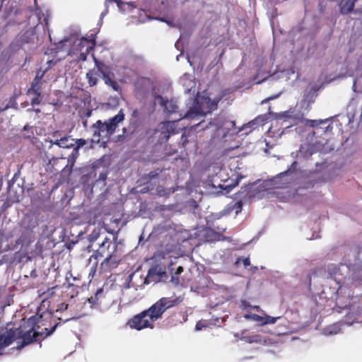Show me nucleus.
<instances>
[{"instance_id": "f257e3e1", "label": "nucleus", "mask_w": 362, "mask_h": 362, "mask_svg": "<svg viewBox=\"0 0 362 362\" xmlns=\"http://www.w3.org/2000/svg\"><path fill=\"white\" fill-rule=\"evenodd\" d=\"M184 300L182 296L163 297L150 308L133 316L127 322L132 329L141 330L146 328L153 329L154 322L161 318L168 309L180 305Z\"/></svg>"}, {"instance_id": "f03ea898", "label": "nucleus", "mask_w": 362, "mask_h": 362, "mask_svg": "<svg viewBox=\"0 0 362 362\" xmlns=\"http://www.w3.org/2000/svg\"><path fill=\"white\" fill-rule=\"evenodd\" d=\"M35 318L33 317L22 322L21 325L16 328L17 338L18 339H22L17 346L18 349H21L27 345L51 335L57 326V324H55L50 329L45 328L43 332H38L35 329Z\"/></svg>"}, {"instance_id": "7ed1b4c3", "label": "nucleus", "mask_w": 362, "mask_h": 362, "mask_svg": "<svg viewBox=\"0 0 362 362\" xmlns=\"http://www.w3.org/2000/svg\"><path fill=\"white\" fill-rule=\"evenodd\" d=\"M54 144L64 148H73L71 153L67 158L69 164L71 165V167H73L79 156V149L87 144V141L84 139H74L69 136H65L59 139H57L54 142L51 141V145Z\"/></svg>"}, {"instance_id": "20e7f679", "label": "nucleus", "mask_w": 362, "mask_h": 362, "mask_svg": "<svg viewBox=\"0 0 362 362\" xmlns=\"http://www.w3.org/2000/svg\"><path fill=\"white\" fill-rule=\"evenodd\" d=\"M95 46V40L94 38L88 39L83 37L74 41L71 51L74 54H79V60L86 61L88 54L94 49Z\"/></svg>"}, {"instance_id": "39448f33", "label": "nucleus", "mask_w": 362, "mask_h": 362, "mask_svg": "<svg viewBox=\"0 0 362 362\" xmlns=\"http://www.w3.org/2000/svg\"><path fill=\"white\" fill-rule=\"evenodd\" d=\"M95 64L98 69V71H100L105 84L110 87L115 91H119L121 88L119 83L114 79L115 74L110 71L109 66L102 62H100L97 59H95Z\"/></svg>"}, {"instance_id": "423d86ee", "label": "nucleus", "mask_w": 362, "mask_h": 362, "mask_svg": "<svg viewBox=\"0 0 362 362\" xmlns=\"http://www.w3.org/2000/svg\"><path fill=\"white\" fill-rule=\"evenodd\" d=\"M167 277L168 275L165 269L160 265H156L149 269L145 282L148 284L151 282H159Z\"/></svg>"}, {"instance_id": "0eeeda50", "label": "nucleus", "mask_w": 362, "mask_h": 362, "mask_svg": "<svg viewBox=\"0 0 362 362\" xmlns=\"http://www.w3.org/2000/svg\"><path fill=\"white\" fill-rule=\"evenodd\" d=\"M35 36V29L29 28L22 30L16 37V43L18 47H23L24 45L33 42Z\"/></svg>"}, {"instance_id": "6e6552de", "label": "nucleus", "mask_w": 362, "mask_h": 362, "mask_svg": "<svg viewBox=\"0 0 362 362\" xmlns=\"http://www.w3.org/2000/svg\"><path fill=\"white\" fill-rule=\"evenodd\" d=\"M16 328L7 329L4 333L0 334V351L11 345L14 341L17 340Z\"/></svg>"}, {"instance_id": "1a4fd4ad", "label": "nucleus", "mask_w": 362, "mask_h": 362, "mask_svg": "<svg viewBox=\"0 0 362 362\" xmlns=\"http://www.w3.org/2000/svg\"><path fill=\"white\" fill-rule=\"evenodd\" d=\"M116 251L117 245H113L111 254H108V255L105 256V258L100 264V267L103 270H110L113 268H115L117 266L118 261L117 259L116 255H115Z\"/></svg>"}, {"instance_id": "9d476101", "label": "nucleus", "mask_w": 362, "mask_h": 362, "mask_svg": "<svg viewBox=\"0 0 362 362\" xmlns=\"http://www.w3.org/2000/svg\"><path fill=\"white\" fill-rule=\"evenodd\" d=\"M107 122H103L101 120H98L92 125L91 128L93 129V136L97 140L98 142L100 141L101 137L103 136L102 134H105V136H110L109 130L107 128Z\"/></svg>"}, {"instance_id": "9b49d317", "label": "nucleus", "mask_w": 362, "mask_h": 362, "mask_svg": "<svg viewBox=\"0 0 362 362\" xmlns=\"http://www.w3.org/2000/svg\"><path fill=\"white\" fill-rule=\"evenodd\" d=\"M124 119V113L123 112V110L121 109L116 115L106 121L107 124V128L109 130V135H112L114 134V132H115L116 129L118 127V124L122 122Z\"/></svg>"}, {"instance_id": "f8f14e48", "label": "nucleus", "mask_w": 362, "mask_h": 362, "mask_svg": "<svg viewBox=\"0 0 362 362\" xmlns=\"http://www.w3.org/2000/svg\"><path fill=\"white\" fill-rule=\"evenodd\" d=\"M46 70L44 71L42 74L39 72L37 73L35 78L33 79L31 87L28 90V93H32L35 95H37V96H41V89L42 85V78L45 75Z\"/></svg>"}, {"instance_id": "ddd939ff", "label": "nucleus", "mask_w": 362, "mask_h": 362, "mask_svg": "<svg viewBox=\"0 0 362 362\" xmlns=\"http://www.w3.org/2000/svg\"><path fill=\"white\" fill-rule=\"evenodd\" d=\"M111 241L109 238H105L102 243L100 244L98 249L95 251V258L98 257H103L105 256L108 255V254H111L112 250H110ZM94 255H92L91 257H93Z\"/></svg>"}, {"instance_id": "4468645a", "label": "nucleus", "mask_w": 362, "mask_h": 362, "mask_svg": "<svg viewBox=\"0 0 362 362\" xmlns=\"http://www.w3.org/2000/svg\"><path fill=\"white\" fill-rule=\"evenodd\" d=\"M297 165L298 163L296 161H293L290 165V167L286 171L276 175V180H279V179H281L282 177L287 176V178L284 182V184L292 183L293 181L294 180L293 174L297 170Z\"/></svg>"}, {"instance_id": "2eb2a0df", "label": "nucleus", "mask_w": 362, "mask_h": 362, "mask_svg": "<svg viewBox=\"0 0 362 362\" xmlns=\"http://www.w3.org/2000/svg\"><path fill=\"white\" fill-rule=\"evenodd\" d=\"M161 133L164 135L163 137L168 140L172 134L177 133L175 129V122H165L160 124Z\"/></svg>"}, {"instance_id": "dca6fc26", "label": "nucleus", "mask_w": 362, "mask_h": 362, "mask_svg": "<svg viewBox=\"0 0 362 362\" xmlns=\"http://www.w3.org/2000/svg\"><path fill=\"white\" fill-rule=\"evenodd\" d=\"M339 6L341 14H348L354 10L355 7V0H341Z\"/></svg>"}, {"instance_id": "f3484780", "label": "nucleus", "mask_w": 362, "mask_h": 362, "mask_svg": "<svg viewBox=\"0 0 362 362\" xmlns=\"http://www.w3.org/2000/svg\"><path fill=\"white\" fill-rule=\"evenodd\" d=\"M100 71L97 68V70L95 69L89 70L86 75V78L87 79L88 83L90 87H93L95 86L98 81Z\"/></svg>"}, {"instance_id": "a211bd4d", "label": "nucleus", "mask_w": 362, "mask_h": 362, "mask_svg": "<svg viewBox=\"0 0 362 362\" xmlns=\"http://www.w3.org/2000/svg\"><path fill=\"white\" fill-rule=\"evenodd\" d=\"M210 110L204 111L202 110L200 107H191L185 115V119H194L199 115L203 116L206 115L207 112H209Z\"/></svg>"}, {"instance_id": "6ab92c4d", "label": "nucleus", "mask_w": 362, "mask_h": 362, "mask_svg": "<svg viewBox=\"0 0 362 362\" xmlns=\"http://www.w3.org/2000/svg\"><path fill=\"white\" fill-rule=\"evenodd\" d=\"M327 272L330 277L334 279H339V276H342V274L340 272L339 267L336 264L329 265L327 268Z\"/></svg>"}, {"instance_id": "aec40b11", "label": "nucleus", "mask_w": 362, "mask_h": 362, "mask_svg": "<svg viewBox=\"0 0 362 362\" xmlns=\"http://www.w3.org/2000/svg\"><path fill=\"white\" fill-rule=\"evenodd\" d=\"M243 209V202L241 201L236 202L235 203H230L228 204L226 207V211L228 213H231L235 211V214L238 215Z\"/></svg>"}, {"instance_id": "412c9836", "label": "nucleus", "mask_w": 362, "mask_h": 362, "mask_svg": "<svg viewBox=\"0 0 362 362\" xmlns=\"http://www.w3.org/2000/svg\"><path fill=\"white\" fill-rule=\"evenodd\" d=\"M267 117L264 115H259L253 120L250 121L247 124L250 127L255 128V126H262L267 121Z\"/></svg>"}, {"instance_id": "4be33fe9", "label": "nucleus", "mask_w": 362, "mask_h": 362, "mask_svg": "<svg viewBox=\"0 0 362 362\" xmlns=\"http://www.w3.org/2000/svg\"><path fill=\"white\" fill-rule=\"evenodd\" d=\"M103 298H105L103 289L99 288L97 290L94 296L88 298V301L92 304L97 305L98 304L99 300Z\"/></svg>"}, {"instance_id": "5701e85b", "label": "nucleus", "mask_w": 362, "mask_h": 362, "mask_svg": "<svg viewBox=\"0 0 362 362\" xmlns=\"http://www.w3.org/2000/svg\"><path fill=\"white\" fill-rule=\"evenodd\" d=\"M141 113L139 110L135 109L132 111L130 118V124H132L134 127L138 125Z\"/></svg>"}, {"instance_id": "b1692460", "label": "nucleus", "mask_w": 362, "mask_h": 362, "mask_svg": "<svg viewBox=\"0 0 362 362\" xmlns=\"http://www.w3.org/2000/svg\"><path fill=\"white\" fill-rule=\"evenodd\" d=\"M276 175L275 177H274V178L272 179L273 184L274 185V187H276V188H286L291 184V183L284 184V182L286 180V179L287 178V176L284 177L281 179H279V180H276Z\"/></svg>"}, {"instance_id": "393cba45", "label": "nucleus", "mask_w": 362, "mask_h": 362, "mask_svg": "<svg viewBox=\"0 0 362 362\" xmlns=\"http://www.w3.org/2000/svg\"><path fill=\"white\" fill-rule=\"evenodd\" d=\"M244 339L248 343H257L261 341V337L258 334L245 336Z\"/></svg>"}, {"instance_id": "a878e982", "label": "nucleus", "mask_w": 362, "mask_h": 362, "mask_svg": "<svg viewBox=\"0 0 362 362\" xmlns=\"http://www.w3.org/2000/svg\"><path fill=\"white\" fill-rule=\"evenodd\" d=\"M11 107L16 108V109L17 108V103H16L15 96L11 97L8 104L4 108H1L0 110V111L3 112V111H5L6 110L11 108Z\"/></svg>"}, {"instance_id": "bb28decb", "label": "nucleus", "mask_w": 362, "mask_h": 362, "mask_svg": "<svg viewBox=\"0 0 362 362\" xmlns=\"http://www.w3.org/2000/svg\"><path fill=\"white\" fill-rule=\"evenodd\" d=\"M241 263L246 268L250 264V259L249 257H238L235 261V264L238 265Z\"/></svg>"}, {"instance_id": "cd10ccee", "label": "nucleus", "mask_w": 362, "mask_h": 362, "mask_svg": "<svg viewBox=\"0 0 362 362\" xmlns=\"http://www.w3.org/2000/svg\"><path fill=\"white\" fill-rule=\"evenodd\" d=\"M279 318V317H274L269 315H266L264 317L262 325L274 324Z\"/></svg>"}, {"instance_id": "c85d7f7f", "label": "nucleus", "mask_w": 362, "mask_h": 362, "mask_svg": "<svg viewBox=\"0 0 362 362\" xmlns=\"http://www.w3.org/2000/svg\"><path fill=\"white\" fill-rule=\"evenodd\" d=\"M157 176H158V173H156L153 171H151L149 173H148L147 175H144L142 179L144 182H151V180H153V178H155Z\"/></svg>"}, {"instance_id": "c756f323", "label": "nucleus", "mask_w": 362, "mask_h": 362, "mask_svg": "<svg viewBox=\"0 0 362 362\" xmlns=\"http://www.w3.org/2000/svg\"><path fill=\"white\" fill-rule=\"evenodd\" d=\"M314 92L310 90L304 95V100L307 101L309 104L314 103Z\"/></svg>"}, {"instance_id": "7c9ffc66", "label": "nucleus", "mask_w": 362, "mask_h": 362, "mask_svg": "<svg viewBox=\"0 0 362 362\" xmlns=\"http://www.w3.org/2000/svg\"><path fill=\"white\" fill-rule=\"evenodd\" d=\"M327 121V119H325V120H309L308 122V123L309 124V125L312 127H318L320 126V124H323V123H326Z\"/></svg>"}, {"instance_id": "2f4dec72", "label": "nucleus", "mask_w": 362, "mask_h": 362, "mask_svg": "<svg viewBox=\"0 0 362 362\" xmlns=\"http://www.w3.org/2000/svg\"><path fill=\"white\" fill-rule=\"evenodd\" d=\"M209 325V323L206 320H199L196 324V329L197 330H202L203 328L207 327Z\"/></svg>"}, {"instance_id": "473e14b6", "label": "nucleus", "mask_w": 362, "mask_h": 362, "mask_svg": "<svg viewBox=\"0 0 362 362\" xmlns=\"http://www.w3.org/2000/svg\"><path fill=\"white\" fill-rule=\"evenodd\" d=\"M99 236V233L94 230L89 235V240L90 242L95 241Z\"/></svg>"}, {"instance_id": "72a5a7b5", "label": "nucleus", "mask_w": 362, "mask_h": 362, "mask_svg": "<svg viewBox=\"0 0 362 362\" xmlns=\"http://www.w3.org/2000/svg\"><path fill=\"white\" fill-rule=\"evenodd\" d=\"M35 95V98H33L31 100L32 105H39L40 103V96H37V95Z\"/></svg>"}, {"instance_id": "f704fd0d", "label": "nucleus", "mask_w": 362, "mask_h": 362, "mask_svg": "<svg viewBox=\"0 0 362 362\" xmlns=\"http://www.w3.org/2000/svg\"><path fill=\"white\" fill-rule=\"evenodd\" d=\"M317 274V272L315 270H313L310 273L308 274L307 278L308 279L309 285H311V279L313 276H315Z\"/></svg>"}, {"instance_id": "c9c22d12", "label": "nucleus", "mask_w": 362, "mask_h": 362, "mask_svg": "<svg viewBox=\"0 0 362 362\" xmlns=\"http://www.w3.org/2000/svg\"><path fill=\"white\" fill-rule=\"evenodd\" d=\"M67 308H68V304L63 303L59 305V308H57L56 311L57 312L64 311V310H66Z\"/></svg>"}, {"instance_id": "e433bc0d", "label": "nucleus", "mask_w": 362, "mask_h": 362, "mask_svg": "<svg viewBox=\"0 0 362 362\" xmlns=\"http://www.w3.org/2000/svg\"><path fill=\"white\" fill-rule=\"evenodd\" d=\"M252 318L255 320H257V321H259V322H261V323L262 324V322L264 321V317H262V316H259L258 315H253V317Z\"/></svg>"}, {"instance_id": "4c0bfd02", "label": "nucleus", "mask_w": 362, "mask_h": 362, "mask_svg": "<svg viewBox=\"0 0 362 362\" xmlns=\"http://www.w3.org/2000/svg\"><path fill=\"white\" fill-rule=\"evenodd\" d=\"M183 272V267H181V266H179L177 269H176V272L175 273V275H179L182 272Z\"/></svg>"}, {"instance_id": "58836bf2", "label": "nucleus", "mask_w": 362, "mask_h": 362, "mask_svg": "<svg viewBox=\"0 0 362 362\" xmlns=\"http://www.w3.org/2000/svg\"><path fill=\"white\" fill-rule=\"evenodd\" d=\"M172 281L174 282L175 284H178L180 282L179 278L175 276H172Z\"/></svg>"}, {"instance_id": "ea45409f", "label": "nucleus", "mask_w": 362, "mask_h": 362, "mask_svg": "<svg viewBox=\"0 0 362 362\" xmlns=\"http://www.w3.org/2000/svg\"><path fill=\"white\" fill-rule=\"evenodd\" d=\"M276 97H277V95H275V96H273V97H269V98H268L267 99H265V100L263 101V103H264V102H265V101H269V100H270L275 99Z\"/></svg>"}, {"instance_id": "a19ab883", "label": "nucleus", "mask_w": 362, "mask_h": 362, "mask_svg": "<svg viewBox=\"0 0 362 362\" xmlns=\"http://www.w3.org/2000/svg\"><path fill=\"white\" fill-rule=\"evenodd\" d=\"M106 176H107L106 174H103L102 173V174L100 175V179H102V180H105L106 179Z\"/></svg>"}, {"instance_id": "79ce46f5", "label": "nucleus", "mask_w": 362, "mask_h": 362, "mask_svg": "<svg viewBox=\"0 0 362 362\" xmlns=\"http://www.w3.org/2000/svg\"><path fill=\"white\" fill-rule=\"evenodd\" d=\"M69 166L70 167L69 170H70V171H71V168H72L73 167H71V165H70V164H69V163H67V165H66V167L63 168V170H66V168H68Z\"/></svg>"}, {"instance_id": "37998d69", "label": "nucleus", "mask_w": 362, "mask_h": 362, "mask_svg": "<svg viewBox=\"0 0 362 362\" xmlns=\"http://www.w3.org/2000/svg\"><path fill=\"white\" fill-rule=\"evenodd\" d=\"M69 166L70 167L69 170H70V171H71V168H72L73 167H71V165H70V164H69V163H67V165H66V167L63 168V170H66V168H68Z\"/></svg>"}, {"instance_id": "c03bdc74", "label": "nucleus", "mask_w": 362, "mask_h": 362, "mask_svg": "<svg viewBox=\"0 0 362 362\" xmlns=\"http://www.w3.org/2000/svg\"><path fill=\"white\" fill-rule=\"evenodd\" d=\"M29 128H30V126L28 124H26V125L24 126L23 130H25V131L28 130Z\"/></svg>"}, {"instance_id": "a18cd8bd", "label": "nucleus", "mask_w": 362, "mask_h": 362, "mask_svg": "<svg viewBox=\"0 0 362 362\" xmlns=\"http://www.w3.org/2000/svg\"><path fill=\"white\" fill-rule=\"evenodd\" d=\"M241 178H242V177H240L238 178V180H236V182H235V185H238L239 180H240Z\"/></svg>"}, {"instance_id": "49530a36", "label": "nucleus", "mask_w": 362, "mask_h": 362, "mask_svg": "<svg viewBox=\"0 0 362 362\" xmlns=\"http://www.w3.org/2000/svg\"><path fill=\"white\" fill-rule=\"evenodd\" d=\"M218 230H222V231H225L226 228H217Z\"/></svg>"}, {"instance_id": "de8ad7c7", "label": "nucleus", "mask_w": 362, "mask_h": 362, "mask_svg": "<svg viewBox=\"0 0 362 362\" xmlns=\"http://www.w3.org/2000/svg\"><path fill=\"white\" fill-rule=\"evenodd\" d=\"M34 111H35V112H37H37H40V109H38V108H37V109H35V110H34Z\"/></svg>"}, {"instance_id": "09e8293b", "label": "nucleus", "mask_w": 362, "mask_h": 362, "mask_svg": "<svg viewBox=\"0 0 362 362\" xmlns=\"http://www.w3.org/2000/svg\"><path fill=\"white\" fill-rule=\"evenodd\" d=\"M329 128L332 129V127H330V125H327V127H326V129H329Z\"/></svg>"}, {"instance_id": "8fccbe9b", "label": "nucleus", "mask_w": 362, "mask_h": 362, "mask_svg": "<svg viewBox=\"0 0 362 362\" xmlns=\"http://www.w3.org/2000/svg\"><path fill=\"white\" fill-rule=\"evenodd\" d=\"M337 331H334V332H332V331H331V332H330V333H337Z\"/></svg>"}, {"instance_id": "3c124183", "label": "nucleus", "mask_w": 362, "mask_h": 362, "mask_svg": "<svg viewBox=\"0 0 362 362\" xmlns=\"http://www.w3.org/2000/svg\"><path fill=\"white\" fill-rule=\"evenodd\" d=\"M216 125L217 126V129H219L221 127L218 126V124H216Z\"/></svg>"}, {"instance_id": "603ef678", "label": "nucleus", "mask_w": 362, "mask_h": 362, "mask_svg": "<svg viewBox=\"0 0 362 362\" xmlns=\"http://www.w3.org/2000/svg\"><path fill=\"white\" fill-rule=\"evenodd\" d=\"M86 123H87V122L86 121V122H83V124L86 125Z\"/></svg>"}]
</instances>
